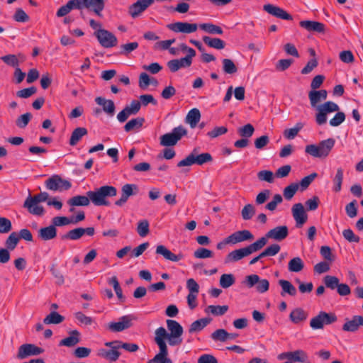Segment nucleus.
I'll return each mask as SVG.
<instances>
[{
    "mask_svg": "<svg viewBox=\"0 0 363 363\" xmlns=\"http://www.w3.org/2000/svg\"><path fill=\"white\" fill-rule=\"evenodd\" d=\"M304 267V263L299 257L291 259L288 264V269L291 272H299Z\"/></svg>",
    "mask_w": 363,
    "mask_h": 363,
    "instance_id": "58836bf2",
    "label": "nucleus"
},
{
    "mask_svg": "<svg viewBox=\"0 0 363 363\" xmlns=\"http://www.w3.org/2000/svg\"><path fill=\"white\" fill-rule=\"evenodd\" d=\"M88 131L86 128L83 127H78L75 128L71 135L70 139H69V145L71 146L76 145L79 141L87 134Z\"/></svg>",
    "mask_w": 363,
    "mask_h": 363,
    "instance_id": "2f4dec72",
    "label": "nucleus"
},
{
    "mask_svg": "<svg viewBox=\"0 0 363 363\" xmlns=\"http://www.w3.org/2000/svg\"><path fill=\"white\" fill-rule=\"evenodd\" d=\"M199 28L210 34L222 35L223 33V30L220 26L213 23H202L199 25Z\"/></svg>",
    "mask_w": 363,
    "mask_h": 363,
    "instance_id": "79ce46f5",
    "label": "nucleus"
},
{
    "mask_svg": "<svg viewBox=\"0 0 363 363\" xmlns=\"http://www.w3.org/2000/svg\"><path fill=\"white\" fill-rule=\"evenodd\" d=\"M138 187L134 184H126L121 188V196L116 201L115 205L123 206L128 200L129 197L138 194Z\"/></svg>",
    "mask_w": 363,
    "mask_h": 363,
    "instance_id": "dca6fc26",
    "label": "nucleus"
},
{
    "mask_svg": "<svg viewBox=\"0 0 363 363\" xmlns=\"http://www.w3.org/2000/svg\"><path fill=\"white\" fill-rule=\"evenodd\" d=\"M95 101L98 105L102 106L103 111L108 116H113L114 115L116 106L112 100L98 96L95 99Z\"/></svg>",
    "mask_w": 363,
    "mask_h": 363,
    "instance_id": "b1692460",
    "label": "nucleus"
},
{
    "mask_svg": "<svg viewBox=\"0 0 363 363\" xmlns=\"http://www.w3.org/2000/svg\"><path fill=\"white\" fill-rule=\"evenodd\" d=\"M11 229L12 224L11 220L5 217H0V233H8Z\"/></svg>",
    "mask_w": 363,
    "mask_h": 363,
    "instance_id": "052dcab7",
    "label": "nucleus"
},
{
    "mask_svg": "<svg viewBox=\"0 0 363 363\" xmlns=\"http://www.w3.org/2000/svg\"><path fill=\"white\" fill-rule=\"evenodd\" d=\"M333 138H328L320 141L318 144L308 145L305 147L306 154L316 158L327 157L335 145Z\"/></svg>",
    "mask_w": 363,
    "mask_h": 363,
    "instance_id": "20e7f679",
    "label": "nucleus"
},
{
    "mask_svg": "<svg viewBox=\"0 0 363 363\" xmlns=\"http://www.w3.org/2000/svg\"><path fill=\"white\" fill-rule=\"evenodd\" d=\"M149 226L150 224L147 220L145 219L140 220L138 223L137 227V232L139 234V235L141 237L146 236L150 231Z\"/></svg>",
    "mask_w": 363,
    "mask_h": 363,
    "instance_id": "6e6d98bb",
    "label": "nucleus"
},
{
    "mask_svg": "<svg viewBox=\"0 0 363 363\" xmlns=\"http://www.w3.org/2000/svg\"><path fill=\"white\" fill-rule=\"evenodd\" d=\"M167 327L169 333L163 327L157 328L155 331L154 341L159 349L168 350L166 340L170 346H177L182 343V326L176 320L168 319L166 321Z\"/></svg>",
    "mask_w": 363,
    "mask_h": 363,
    "instance_id": "f257e3e1",
    "label": "nucleus"
},
{
    "mask_svg": "<svg viewBox=\"0 0 363 363\" xmlns=\"http://www.w3.org/2000/svg\"><path fill=\"white\" fill-rule=\"evenodd\" d=\"M235 283V278L232 274H224L220 278V285L223 289L231 286Z\"/></svg>",
    "mask_w": 363,
    "mask_h": 363,
    "instance_id": "603ef678",
    "label": "nucleus"
},
{
    "mask_svg": "<svg viewBox=\"0 0 363 363\" xmlns=\"http://www.w3.org/2000/svg\"><path fill=\"white\" fill-rule=\"evenodd\" d=\"M50 272L55 278V283L57 285H62L65 282V279L60 270L57 269L56 266L53 264L50 268Z\"/></svg>",
    "mask_w": 363,
    "mask_h": 363,
    "instance_id": "774afa93",
    "label": "nucleus"
},
{
    "mask_svg": "<svg viewBox=\"0 0 363 363\" xmlns=\"http://www.w3.org/2000/svg\"><path fill=\"white\" fill-rule=\"evenodd\" d=\"M80 342V333L78 330H74L69 332V336L60 340V346L68 347H74Z\"/></svg>",
    "mask_w": 363,
    "mask_h": 363,
    "instance_id": "a878e982",
    "label": "nucleus"
},
{
    "mask_svg": "<svg viewBox=\"0 0 363 363\" xmlns=\"http://www.w3.org/2000/svg\"><path fill=\"white\" fill-rule=\"evenodd\" d=\"M23 207L33 215L42 216L45 213L43 206L39 205V203L33 197L29 195L24 201Z\"/></svg>",
    "mask_w": 363,
    "mask_h": 363,
    "instance_id": "a211bd4d",
    "label": "nucleus"
},
{
    "mask_svg": "<svg viewBox=\"0 0 363 363\" xmlns=\"http://www.w3.org/2000/svg\"><path fill=\"white\" fill-rule=\"evenodd\" d=\"M134 319L131 315H123L119 318L118 322H111L108 325V329L112 332H121L130 328Z\"/></svg>",
    "mask_w": 363,
    "mask_h": 363,
    "instance_id": "4468645a",
    "label": "nucleus"
},
{
    "mask_svg": "<svg viewBox=\"0 0 363 363\" xmlns=\"http://www.w3.org/2000/svg\"><path fill=\"white\" fill-rule=\"evenodd\" d=\"M155 252L157 255H162L165 259L172 262H179L184 258L183 254L179 253L175 255L162 245L157 246Z\"/></svg>",
    "mask_w": 363,
    "mask_h": 363,
    "instance_id": "4be33fe9",
    "label": "nucleus"
},
{
    "mask_svg": "<svg viewBox=\"0 0 363 363\" xmlns=\"http://www.w3.org/2000/svg\"><path fill=\"white\" fill-rule=\"evenodd\" d=\"M141 107V104L137 100H133L130 105L125 106V110L132 116L137 114Z\"/></svg>",
    "mask_w": 363,
    "mask_h": 363,
    "instance_id": "338daca9",
    "label": "nucleus"
},
{
    "mask_svg": "<svg viewBox=\"0 0 363 363\" xmlns=\"http://www.w3.org/2000/svg\"><path fill=\"white\" fill-rule=\"evenodd\" d=\"M203 41L208 46L215 48V49H217V50H222L225 46V42L220 38H213L209 36H203Z\"/></svg>",
    "mask_w": 363,
    "mask_h": 363,
    "instance_id": "c9c22d12",
    "label": "nucleus"
},
{
    "mask_svg": "<svg viewBox=\"0 0 363 363\" xmlns=\"http://www.w3.org/2000/svg\"><path fill=\"white\" fill-rule=\"evenodd\" d=\"M168 350L159 349V352L147 363H173L168 357Z\"/></svg>",
    "mask_w": 363,
    "mask_h": 363,
    "instance_id": "e433bc0d",
    "label": "nucleus"
},
{
    "mask_svg": "<svg viewBox=\"0 0 363 363\" xmlns=\"http://www.w3.org/2000/svg\"><path fill=\"white\" fill-rule=\"evenodd\" d=\"M213 255V253L211 250L206 249V248H203V247H200V248L197 249L194 252V256L198 259L209 258V257H212Z\"/></svg>",
    "mask_w": 363,
    "mask_h": 363,
    "instance_id": "e2e57ef3",
    "label": "nucleus"
},
{
    "mask_svg": "<svg viewBox=\"0 0 363 363\" xmlns=\"http://www.w3.org/2000/svg\"><path fill=\"white\" fill-rule=\"evenodd\" d=\"M337 318L335 313L320 311L310 321V326L313 330L323 329L324 325H330L336 322Z\"/></svg>",
    "mask_w": 363,
    "mask_h": 363,
    "instance_id": "6e6552de",
    "label": "nucleus"
},
{
    "mask_svg": "<svg viewBox=\"0 0 363 363\" xmlns=\"http://www.w3.org/2000/svg\"><path fill=\"white\" fill-rule=\"evenodd\" d=\"M44 350L33 344H23L18 348L17 358L23 359L30 356H36L42 354Z\"/></svg>",
    "mask_w": 363,
    "mask_h": 363,
    "instance_id": "ddd939ff",
    "label": "nucleus"
},
{
    "mask_svg": "<svg viewBox=\"0 0 363 363\" xmlns=\"http://www.w3.org/2000/svg\"><path fill=\"white\" fill-rule=\"evenodd\" d=\"M138 43L137 42L129 43L121 45V54L123 55H128L132 51L136 50L138 48Z\"/></svg>",
    "mask_w": 363,
    "mask_h": 363,
    "instance_id": "0e129e2a",
    "label": "nucleus"
},
{
    "mask_svg": "<svg viewBox=\"0 0 363 363\" xmlns=\"http://www.w3.org/2000/svg\"><path fill=\"white\" fill-rule=\"evenodd\" d=\"M167 27L174 33H192L197 30L198 25L196 23H190L188 22H176L168 24Z\"/></svg>",
    "mask_w": 363,
    "mask_h": 363,
    "instance_id": "2eb2a0df",
    "label": "nucleus"
},
{
    "mask_svg": "<svg viewBox=\"0 0 363 363\" xmlns=\"http://www.w3.org/2000/svg\"><path fill=\"white\" fill-rule=\"evenodd\" d=\"M345 211L350 218H352L357 216V201L353 200L350 203L346 205Z\"/></svg>",
    "mask_w": 363,
    "mask_h": 363,
    "instance_id": "69168bd1",
    "label": "nucleus"
},
{
    "mask_svg": "<svg viewBox=\"0 0 363 363\" xmlns=\"http://www.w3.org/2000/svg\"><path fill=\"white\" fill-rule=\"evenodd\" d=\"M303 125L302 123H297L294 128L286 129L284 133V137L288 140L294 139L303 128Z\"/></svg>",
    "mask_w": 363,
    "mask_h": 363,
    "instance_id": "c03bdc74",
    "label": "nucleus"
},
{
    "mask_svg": "<svg viewBox=\"0 0 363 363\" xmlns=\"http://www.w3.org/2000/svg\"><path fill=\"white\" fill-rule=\"evenodd\" d=\"M307 317V312L301 308L294 309L289 315L291 321L294 324H299L300 323L305 321Z\"/></svg>",
    "mask_w": 363,
    "mask_h": 363,
    "instance_id": "c756f323",
    "label": "nucleus"
},
{
    "mask_svg": "<svg viewBox=\"0 0 363 363\" xmlns=\"http://www.w3.org/2000/svg\"><path fill=\"white\" fill-rule=\"evenodd\" d=\"M83 231V228H77L68 231L62 237V238L63 240H77L84 235Z\"/></svg>",
    "mask_w": 363,
    "mask_h": 363,
    "instance_id": "37998d69",
    "label": "nucleus"
},
{
    "mask_svg": "<svg viewBox=\"0 0 363 363\" xmlns=\"http://www.w3.org/2000/svg\"><path fill=\"white\" fill-rule=\"evenodd\" d=\"M301 28L308 31H314L318 33H323L325 31V25L320 22L313 21H302L299 23Z\"/></svg>",
    "mask_w": 363,
    "mask_h": 363,
    "instance_id": "393cba45",
    "label": "nucleus"
},
{
    "mask_svg": "<svg viewBox=\"0 0 363 363\" xmlns=\"http://www.w3.org/2000/svg\"><path fill=\"white\" fill-rule=\"evenodd\" d=\"M289 235V229L286 225H279L269 230L264 236L260 238L257 240H264L262 244V249L267 245L268 239H272L277 241L284 240Z\"/></svg>",
    "mask_w": 363,
    "mask_h": 363,
    "instance_id": "9d476101",
    "label": "nucleus"
},
{
    "mask_svg": "<svg viewBox=\"0 0 363 363\" xmlns=\"http://www.w3.org/2000/svg\"><path fill=\"white\" fill-rule=\"evenodd\" d=\"M360 326L363 327V316L354 315L352 319H346L342 325V330L345 332H356Z\"/></svg>",
    "mask_w": 363,
    "mask_h": 363,
    "instance_id": "412c9836",
    "label": "nucleus"
},
{
    "mask_svg": "<svg viewBox=\"0 0 363 363\" xmlns=\"http://www.w3.org/2000/svg\"><path fill=\"white\" fill-rule=\"evenodd\" d=\"M308 98L311 107L315 108L318 111L315 114V121L319 125H322L327 122V115L328 113L338 111L340 109L337 104L330 101L318 105L323 100L318 95L317 90L310 91L308 92Z\"/></svg>",
    "mask_w": 363,
    "mask_h": 363,
    "instance_id": "f03ea898",
    "label": "nucleus"
},
{
    "mask_svg": "<svg viewBox=\"0 0 363 363\" xmlns=\"http://www.w3.org/2000/svg\"><path fill=\"white\" fill-rule=\"evenodd\" d=\"M94 35L100 45L105 48L115 47L118 43L116 37L110 31L105 29H98L94 32Z\"/></svg>",
    "mask_w": 363,
    "mask_h": 363,
    "instance_id": "f8f14e48",
    "label": "nucleus"
},
{
    "mask_svg": "<svg viewBox=\"0 0 363 363\" xmlns=\"http://www.w3.org/2000/svg\"><path fill=\"white\" fill-rule=\"evenodd\" d=\"M255 206L252 204L248 203L242 208L241 216L243 220H249L255 216Z\"/></svg>",
    "mask_w": 363,
    "mask_h": 363,
    "instance_id": "09e8293b",
    "label": "nucleus"
},
{
    "mask_svg": "<svg viewBox=\"0 0 363 363\" xmlns=\"http://www.w3.org/2000/svg\"><path fill=\"white\" fill-rule=\"evenodd\" d=\"M56 236L57 229L52 224L45 228H41L38 230L39 238L44 241L54 239Z\"/></svg>",
    "mask_w": 363,
    "mask_h": 363,
    "instance_id": "cd10ccee",
    "label": "nucleus"
},
{
    "mask_svg": "<svg viewBox=\"0 0 363 363\" xmlns=\"http://www.w3.org/2000/svg\"><path fill=\"white\" fill-rule=\"evenodd\" d=\"M262 244H264V240H257L245 247L230 252L226 256L225 263L238 262L242 258L250 255L253 252L260 250L262 249Z\"/></svg>",
    "mask_w": 363,
    "mask_h": 363,
    "instance_id": "39448f33",
    "label": "nucleus"
},
{
    "mask_svg": "<svg viewBox=\"0 0 363 363\" xmlns=\"http://www.w3.org/2000/svg\"><path fill=\"white\" fill-rule=\"evenodd\" d=\"M290 362L311 363L307 353L302 350H297L291 352Z\"/></svg>",
    "mask_w": 363,
    "mask_h": 363,
    "instance_id": "473e14b6",
    "label": "nucleus"
},
{
    "mask_svg": "<svg viewBox=\"0 0 363 363\" xmlns=\"http://www.w3.org/2000/svg\"><path fill=\"white\" fill-rule=\"evenodd\" d=\"M64 320V316L57 312L52 311L44 318L43 323L46 325L59 324L61 323Z\"/></svg>",
    "mask_w": 363,
    "mask_h": 363,
    "instance_id": "a19ab883",
    "label": "nucleus"
},
{
    "mask_svg": "<svg viewBox=\"0 0 363 363\" xmlns=\"http://www.w3.org/2000/svg\"><path fill=\"white\" fill-rule=\"evenodd\" d=\"M243 284L248 288L255 286V289L259 293H264L269 290V283L267 279H260L259 277L257 274L248 275L245 277Z\"/></svg>",
    "mask_w": 363,
    "mask_h": 363,
    "instance_id": "9b49d317",
    "label": "nucleus"
},
{
    "mask_svg": "<svg viewBox=\"0 0 363 363\" xmlns=\"http://www.w3.org/2000/svg\"><path fill=\"white\" fill-rule=\"evenodd\" d=\"M274 175L275 174L270 170H262L257 173V178L262 182L273 183Z\"/></svg>",
    "mask_w": 363,
    "mask_h": 363,
    "instance_id": "4d7b16f0",
    "label": "nucleus"
},
{
    "mask_svg": "<svg viewBox=\"0 0 363 363\" xmlns=\"http://www.w3.org/2000/svg\"><path fill=\"white\" fill-rule=\"evenodd\" d=\"M296 228H301L307 221L308 216L302 203H295L291 208Z\"/></svg>",
    "mask_w": 363,
    "mask_h": 363,
    "instance_id": "f3484780",
    "label": "nucleus"
},
{
    "mask_svg": "<svg viewBox=\"0 0 363 363\" xmlns=\"http://www.w3.org/2000/svg\"><path fill=\"white\" fill-rule=\"evenodd\" d=\"M343 169L341 167L337 169L335 175L333 179L334 184L333 191L335 192H340L342 189V183L343 181Z\"/></svg>",
    "mask_w": 363,
    "mask_h": 363,
    "instance_id": "ea45409f",
    "label": "nucleus"
},
{
    "mask_svg": "<svg viewBox=\"0 0 363 363\" xmlns=\"http://www.w3.org/2000/svg\"><path fill=\"white\" fill-rule=\"evenodd\" d=\"M299 187L298 184L291 183L289 186H286L283 191V195L285 199L291 200L296 194Z\"/></svg>",
    "mask_w": 363,
    "mask_h": 363,
    "instance_id": "de8ad7c7",
    "label": "nucleus"
},
{
    "mask_svg": "<svg viewBox=\"0 0 363 363\" xmlns=\"http://www.w3.org/2000/svg\"><path fill=\"white\" fill-rule=\"evenodd\" d=\"M254 235L248 230H242L233 233L230 235L226 238V242H230V244H237L238 242L252 240Z\"/></svg>",
    "mask_w": 363,
    "mask_h": 363,
    "instance_id": "6ab92c4d",
    "label": "nucleus"
},
{
    "mask_svg": "<svg viewBox=\"0 0 363 363\" xmlns=\"http://www.w3.org/2000/svg\"><path fill=\"white\" fill-rule=\"evenodd\" d=\"M201 118V113L198 108H192L190 110L186 116V121L188 123L191 128H194L196 126Z\"/></svg>",
    "mask_w": 363,
    "mask_h": 363,
    "instance_id": "f704fd0d",
    "label": "nucleus"
},
{
    "mask_svg": "<svg viewBox=\"0 0 363 363\" xmlns=\"http://www.w3.org/2000/svg\"><path fill=\"white\" fill-rule=\"evenodd\" d=\"M32 118L30 113H26L18 116L16 120V125L19 128H24L27 126Z\"/></svg>",
    "mask_w": 363,
    "mask_h": 363,
    "instance_id": "864d4df0",
    "label": "nucleus"
},
{
    "mask_svg": "<svg viewBox=\"0 0 363 363\" xmlns=\"http://www.w3.org/2000/svg\"><path fill=\"white\" fill-rule=\"evenodd\" d=\"M228 310V306H208L205 311L206 313H211L214 315H224Z\"/></svg>",
    "mask_w": 363,
    "mask_h": 363,
    "instance_id": "a18cd8bd",
    "label": "nucleus"
},
{
    "mask_svg": "<svg viewBox=\"0 0 363 363\" xmlns=\"http://www.w3.org/2000/svg\"><path fill=\"white\" fill-rule=\"evenodd\" d=\"M187 134V130L182 125L173 128L171 133H166L160 137V145L164 147L174 146L183 136Z\"/></svg>",
    "mask_w": 363,
    "mask_h": 363,
    "instance_id": "0eeeda50",
    "label": "nucleus"
},
{
    "mask_svg": "<svg viewBox=\"0 0 363 363\" xmlns=\"http://www.w3.org/2000/svg\"><path fill=\"white\" fill-rule=\"evenodd\" d=\"M191 65V63L185 57L172 60L167 62V67L172 72H176L183 67H189Z\"/></svg>",
    "mask_w": 363,
    "mask_h": 363,
    "instance_id": "c85d7f7f",
    "label": "nucleus"
},
{
    "mask_svg": "<svg viewBox=\"0 0 363 363\" xmlns=\"http://www.w3.org/2000/svg\"><path fill=\"white\" fill-rule=\"evenodd\" d=\"M222 63L223 70L225 74H233L238 72V68L232 60L223 59Z\"/></svg>",
    "mask_w": 363,
    "mask_h": 363,
    "instance_id": "49530a36",
    "label": "nucleus"
},
{
    "mask_svg": "<svg viewBox=\"0 0 363 363\" xmlns=\"http://www.w3.org/2000/svg\"><path fill=\"white\" fill-rule=\"evenodd\" d=\"M45 185L47 189L53 191H62L71 188L72 184L68 180L62 179L58 174H54L49 177L45 182Z\"/></svg>",
    "mask_w": 363,
    "mask_h": 363,
    "instance_id": "1a4fd4ad",
    "label": "nucleus"
},
{
    "mask_svg": "<svg viewBox=\"0 0 363 363\" xmlns=\"http://www.w3.org/2000/svg\"><path fill=\"white\" fill-rule=\"evenodd\" d=\"M228 336L229 333L224 329H218L211 335V337L213 340L220 342L226 341Z\"/></svg>",
    "mask_w": 363,
    "mask_h": 363,
    "instance_id": "5fc2aeb1",
    "label": "nucleus"
},
{
    "mask_svg": "<svg viewBox=\"0 0 363 363\" xmlns=\"http://www.w3.org/2000/svg\"><path fill=\"white\" fill-rule=\"evenodd\" d=\"M71 218L66 216H56L52 219V225L56 228L57 226H64L72 223Z\"/></svg>",
    "mask_w": 363,
    "mask_h": 363,
    "instance_id": "680f3d73",
    "label": "nucleus"
},
{
    "mask_svg": "<svg viewBox=\"0 0 363 363\" xmlns=\"http://www.w3.org/2000/svg\"><path fill=\"white\" fill-rule=\"evenodd\" d=\"M197 150L195 148L186 158L177 163L178 167L191 166L194 164L203 165L205 163L211 162L213 160L211 155L208 152L197 155Z\"/></svg>",
    "mask_w": 363,
    "mask_h": 363,
    "instance_id": "423d86ee",
    "label": "nucleus"
},
{
    "mask_svg": "<svg viewBox=\"0 0 363 363\" xmlns=\"http://www.w3.org/2000/svg\"><path fill=\"white\" fill-rule=\"evenodd\" d=\"M278 284L281 288V291L280 293L281 296L284 297L286 295L295 296L296 295L297 290L289 281L280 279L278 281Z\"/></svg>",
    "mask_w": 363,
    "mask_h": 363,
    "instance_id": "bb28decb",
    "label": "nucleus"
},
{
    "mask_svg": "<svg viewBox=\"0 0 363 363\" xmlns=\"http://www.w3.org/2000/svg\"><path fill=\"white\" fill-rule=\"evenodd\" d=\"M238 132L242 138L248 139L253 135L255 128L252 124L247 123L244 126L239 128Z\"/></svg>",
    "mask_w": 363,
    "mask_h": 363,
    "instance_id": "3c124183",
    "label": "nucleus"
},
{
    "mask_svg": "<svg viewBox=\"0 0 363 363\" xmlns=\"http://www.w3.org/2000/svg\"><path fill=\"white\" fill-rule=\"evenodd\" d=\"M211 321V318H203L193 322L189 329L190 333H197L202 330Z\"/></svg>",
    "mask_w": 363,
    "mask_h": 363,
    "instance_id": "72a5a7b5",
    "label": "nucleus"
},
{
    "mask_svg": "<svg viewBox=\"0 0 363 363\" xmlns=\"http://www.w3.org/2000/svg\"><path fill=\"white\" fill-rule=\"evenodd\" d=\"M264 10L268 13L284 20H291L292 17L284 9L272 4H266L264 6Z\"/></svg>",
    "mask_w": 363,
    "mask_h": 363,
    "instance_id": "5701e85b",
    "label": "nucleus"
},
{
    "mask_svg": "<svg viewBox=\"0 0 363 363\" xmlns=\"http://www.w3.org/2000/svg\"><path fill=\"white\" fill-rule=\"evenodd\" d=\"M282 201V196L280 194H277L274 195L272 200L265 206V208L270 211H274L276 210L277 205L280 204Z\"/></svg>",
    "mask_w": 363,
    "mask_h": 363,
    "instance_id": "bf43d9fd",
    "label": "nucleus"
},
{
    "mask_svg": "<svg viewBox=\"0 0 363 363\" xmlns=\"http://www.w3.org/2000/svg\"><path fill=\"white\" fill-rule=\"evenodd\" d=\"M324 283L326 287L330 289H337L340 284L339 279L334 276L327 275L324 277Z\"/></svg>",
    "mask_w": 363,
    "mask_h": 363,
    "instance_id": "13d9d810",
    "label": "nucleus"
},
{
    "mask_svg": "<svg viewBox=\"0 0 363 363\" xmlns=\"http://www.w3.org/2000/svg\"><path fill=\"white\" fill-rule=\"evenodd\" d=\"M90 199L87 196L78 195L70 198L67 201V204L72 207L74 206H87L90 203Z\"/></svg>",
    "mask_w": 363,
    "mask_h": 363,
    "instance_id": "7c9ffc66",
    "label": "nucleus"
},
{
    "mask_svg": "<svg viewBox=\"0 0 363 363\" xmlns=\"http://www.w3.org/2000/svg\"><path fill=\"white\" fill-rule=\"evenodd\" d=\"M117 194V189L113 186H102L95 191L86 192L91 201L95 206H108L110 203L106 200L108 197H113Z\"/></svg>",
    "mask_w": 363,
    "mask_h": 363,
    "instance_id": "7ed1b4c3",
    "label": "nucleus"
},
{
    "mask_svg": "<svg viewBox=\"0 0 363 363\" xmlns=\"http://www.w3.org/2000/svg\"><path fill=\"white\" fill-rule=\"evenodd\" d=\"M107 0H83L84 8L93 11L99 17L102 16L101 12L105 8Z\"/></svg>",
    "mask_w": 363,
    "mask_h": 363,
    "instance_id": "aec40b11",
    "label": "nucleus"
},
{
    "mask_svg": "<svg viewBox=\"0 0 363 363\" xmlns=\"http://www.w3.org/2000/svg\"><path fill=\"white\" fill-rule=\"evenodd\" d=\"M145 122V119L141 117H138L130 120L125 125L124 130L127 133L130 132L133 130H138L140 128Z\"/></svg>",
    "mask_w": 363,
    "mask_h": 363,
    "instance_id": "4c0bfd02",
    "label": "nucleus"
},
{
    "mask_svg": "<svg viewBox=\"0 0 363 363\" xmlns=\"http://www.w3.org/2000/svg\"><path fill=\"white\" fill-rule=\"evenodd\" d=\"M20 240V237L18 233L16 232L11 233L9 236L7 238L6 240V246L8 250H13L16 248L18 241Z\"/></svg>",
    "mask_w": 363,
    "mask_h": 363,
    "instance_id": "8fccbe9b",
    "label": "nucleus"
}]
</instances>
